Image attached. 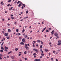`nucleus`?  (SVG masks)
<instances>
[{"label":"nucleus","instance_id":"1","mask_svg":"<svg viewBox=\"0 0 61 61\" xmlns=\"http://www.w3.org/2000/svg\"><path fill=\"white\" fill-rule=\"evenodd\" d=\"M25 48L26 50H29V47H28V46H27V44H25Z\"/></svg>","mask_w":61,"mask_h":61},{"label":"nucleus","instance_id":"2","mask_svg":"<svg viewBox=\"0 0 61 61\" xmlns=\"http://www.w3.org/2000/svg\"><path fill=\"white\" fill-rule=\"evenodd\" d=\"M5 51L6 52H7V49H8V47L5 46Z\"/></svg>","mask_w":61,"mask_h":61},{"label":"nucleus","instance_id":"3","mask_svg":"<svg viewBox=\"0 0 61 61\" xmlns=\"http://www.w3.org/2000/svg\"><path fill=\"white\" fill-rule=\"evenodd\" d=\"M2 56H3V55L2 54H0V60L2 59Z\"/></svg>","mask_w":61,"mask_h":61},{"label":"nucleus","instance_id":"4","mask_svg":"<svg viewBox=\"0 0 61 61\" xmlns=\"http://www.w3.org/2000/svg\"><path fill=\"white\" fill-rule=\"evenodd\" d=\"M54 32H55V31L54 30H53L51 32V33H52L51 35H53V34H54Z\"/></svg>","mask_w":61,"mask_h":61},{"label":"nucleus","instance_id":"5","mask_svg":"<svg viewBox=\"0 0 61 61\" xmlns=\"http://www.w3.org/2000/svg\"><path fill=\"white\" fill-rule=\"evenodd\" d=\"M34 56V57L35 58L36 57V53H34L33 54Z\"/></svg>","mask_w":61,"mask_h":61},{"label":"nucleus","instance_id":"6","mask_svg":"<svg viewBox=\"0 0 61 61\" xmlns=\"http://www.w3.org/2000/svg\"><path fill=\"white\" fill-rule=\"evenodd\" d=\"M24 44L25 43H24L23 42H21L20 43V44L22 45H24Z\"/></svg>","mask_w":61,"mask_h":61},{"label":"nucleus","instance_id":"7","mask_svg":"<svg viewBox=\"0 0 61 61\" xmlns=\"http://www.w3.org/2000/svg\"><path fill=\"white\" fill-rule=\"evenodd\" d=\"M25 38H23L22 39V41L23 42H25Z\"/></svg>","mask_w":61,"mask_h":61},{"label":"nucleus","instance_id":"8","mask_svg":"<svg viewBox=\"0 0 61 61\" xmlns=\"http://www.w3.org/2000/svg\"><path fill=\"white\" fill-rule=\"evenodd\" d=\"M35 61H40V59H35Z\"/></svg>","mask_w":61,"mask_h":61},{"label":"nucleus","instance_id":"9","mask_svg":"<svg viewBox=\"0 0 61 61\" xmlns=\"http://www.w3.org/2000/svg\"><path fill=\"white\" fill-rule=\"evenodd\" d=\"M0 4H1L2 5H4V4L3 3V1L1 2Z\"/></svg>","mask_w":61,"mask_h":61},{"label":"nucleus","instance_id":"10","mask_svg":"<svg viewBox=\"0 0 61 61\" xmlns=\"http://www.w3.org/2000/svg\"><path fill=\"white\" fill-rule=\"evenodd\" d=\"M54 36H58V34L57 33H55L54 35Z\"/></svg>","mask_w":61,"mask_h":61},{"label":"nucleus","instance_id":"11","mask_svg":"<svg viewBox=\"0 0 61 61\" xmlns=\"http://www.w3.org/2000/svg\"><path fill=\"white\" fill-rule=\"evenodd\" d=\"M35 51L36 52V53H38V50L37 49H36Z\"/></svg>","mask_w":61,"mask_h":61},{"label":"nucleus","instance_id":"12","mask_svg":"<svg viewBox=\"0 0 61 61\" xmlns=\"http://www.w3.org/2000/svg\"><path fill=\"white\" fill-rule=\"evenodd\" d=\"M6 38H7V39H10V37H9V36H6Z\"/></svg>","mask_w":61,"mask_h":61},{"label":"nucleus","instance_id":"13","mask_svg":"<svg viewBox=\"0 0 61 61\" xmlns=\"http://www.w3.org/2000/svg\"><path fill=\"white\" fill-rule=\"evenodd\" d=\"M8 32H9L10 33L11 32V30H10V29H8Z\"/></svg>","mask_w":61,"mask_h":61},{"label":"nucleus","instance_id":"14","mask_svg":"<svg viewBox=\"0 0 61 61\" xmlns=\"http://www.w3.org/2000/svg\"><path fill=\"white\" fill-rule=\"evenodd\" d=\"M45 50L46 52H47L48 51V50L47 49H45Z\"/></svg>","mask_w":61,"mask_h":61},{"label":"nucleus","instance_id":"15","mask_svg":"<svg viewBox=\"0 0 61 61\" xmlns=\"http://www.w3.org/2000/svg\"><path fill=\"white\" fill-rule=\"evenodd\" d=\"M28 36H27V35H25V36L24 37L25 38H27Z\"/></svg>","mask_w":61,"mask_h":61},{"label":"nucleus","instance_id":"16","mask_svg":"<svg viewBox=\"0 0 61 61\" xmlns=\"http://www.w3.org/2000/svg\"><path fill=\"white\" fill-rule=\"evenodd\" d=\"M5 36H8V33H5Z\"/></svg>","mask_w":61,"mask_h":61},{"label":"nucleus","instance_id":"17","mask_svg":"<svg viewBox=\"0 0 61 61\" xmlns=\"http://www.w3.org/2000/svg\"><path fill=\"white\" fill-rule=\"evenodd\" d=\"M37 42L38 43H40V42H41V41H40V40H37Z\"/></svg>","mask_w":61,"mask_h":61},{"label":"nucleus","instance_id":"18","mask_svg":"<svg viewBox=\"0 0 61 61\" xmlns=\"http://www.w3.org/2000/svg\"><path fill=\"white\" fill-rule=\"evenodd\" d=\"M40 47V48H43V46H42V45H41Z\"/></svg>","mask_w":61,"mask_h":61},{"label":"nucleus","instance_id":"19","mask_svg":"<svg viewBox=\"0 0 61 61\" xmlns=\"http://www.w3.org/2000/svg\"><path fill=\"white\" fill-rule=\"evenodd\" d=\"M1 49L2 50H4V49L3 48V47H2V46H1Z\"/></svg>","mask_w":61,"mask_h":61},{"label":"nucleus","instance_id":"20","mask_svg":"<svg viewBox=\"0 0 61 61\" xmlns=\"http://www.w3.org/2000/svg\"><path fill=\"white\" fill-rule=\"evenodd\" d=\"M23 6L24 7H25V4H24L23 5Z\"/></svg>","mask_w":61,"mask_h":61},{"label":"nucleus","instance_id":"21","mask_svg":"<svg viewBox=\"0 0 61 61\" xmlns=\"http://www.w3.org/2000/svg\"><path fill=\"white\" fill-rule=\"evenodd\" d=\"M11 19L12 20L14 19H15L14 17H11Z\"/></svg>","mask_w":61,"mask_h":61},{"label":"nucleus","instance_id":"22","mask_svg":"<svg viewBox=\"0 0 61 61\" xmlns=\"http://www.w3.org/2000/svg\"><path fill=\"white\" fill-rule=\"evenodd\" d=\"M41 55L42 56H44V54L41 53Z\"/></svg>","mask_w":61,"mask_h":61},{"label":"nucleus","instance_id":"23","mask_svg":"<svg viewBox=\"0 0 61 61\" xmlns=\"http://www.w3.org/2000/svg\"><path fill=\"white\" fill-rule=\"evenodd\" d=\"M12 53V51H11L8 53V54H10Z\"/></svg>","mask_w":61,"mask_h":61},{"label":"nucleus","instance_id":"24","mask_svg":"<svg viewBox=\"0 0 61 61\" xmlns=\"http://www.w3.org/2000/svg\"><path fill=\"white\" fill-rule=\"evenodd\" d=\"M17 35L18 36H19V35H20L21 34L19 33H18Z\"/></svg>","mask_w":61,"mask_h":61},{"label":"nucleus","instance_id":"25","mask_svg":"<svg viewBox=\"0 0 61 61\" xmlns=\"http://www.w3.org/2000/svg\"><path fill=\"white\" fill-rule=\"evenodd\" d=\"M25 30L24 29H23L22 30V33H24V31H25Z\"/></svg>","mask_w":61,"mask_h":61},{"label":"nucleus","instance_id":"26","mask_svg":"<svg viewBox=\"0 0 61 61\" xmlns=\"http://www.w3.org/2000/svg\"><path fill=\"white\" fill-rule=\"evenodd\" d=\"M15 51H17V50H18V48H16L15 49Z\"/></svg>","mask_w":61,"mask_h":61},{"label":"nucleus","instance_id":"27","mask_svg":"<svg viewBox=\"0 0 61 61\" xmlns=\"http://www.w3.org/2000/svg\"><path fill=\"white\" fill-rule=\"evenodd\" d=\"M61 41H58V42L59 43H61Z\"/></svg>","mask_w":61,"mask_h":61},{"label":"nucleus","instance_id":"28","mask_svg":"<svg viewBox=\"0 0 61 61\" xmlns=\"http://www.w3.org/2000/svg\"><path fill=\"white\" fill-rule=\"evenodd\" d=\"M21 4H19V5H18V6L19 7H20V6H21Z\"/></svg>","mask_w":61,"mask_h":61},{"label":"nucleus","instance_id":"29","mask_svg":"<svg viewBox=\"0 0 61 61\" xmlns=\"http://www.w3.org/2000/svg\"><path fill=\"white\" fill-rule=\"evenodd\" d=\"M57 45L58 46H60V45H61V43H58Z\"/></svg>","mask_w":61,"mask_h":61},{"label":"nucleus","instance_id":"30","mask_svg":"<svg viewBox=\"0 0 61 61\" xmlns=\"http://www.w3.org/2000/svg\"><path fill=\"white\" fill-rule=\"evenodd\" d=\"M11 58H12V59H14V56H11Z\"/></svg>","mask_w":61,"mask_h":61},{"label":"nucleus","instance_id":"31","mask_svg":"<svg viewBox=\"0 0 61 61\" xmlns=\"http://www.w3.org/2000/svg\"><path fill=\"white\" fill-rule=\"evenodd\" d=\"M0 52H3V50H0Z\"/></svg>","mask_w":61,"mask_h":61},{"label":"nucleus","instance_id":"32","mask_svg":"<svg viewBox=\"0 0 61 61\" xmlns=\"http://www.w3.org/2000/svg\"><path fill=\"white\" fill-rule=\"evenodd\" d=\"M26 54V51H25L24 52V54Z\"/></svg>","mask_w":61,"mask_h":61},{"label":"nucleus","instance_id":"33","mask_svg":"<svg viewBox=\"0 0 61 61\" xmlns=\"http://www.w3.org/2000/svg\"><path fill=\"white\" fill-rule=\"evenodd\" d=\"M18 30H19L18 29H16V32H18Z\"/></svg>","mask_w":61,"mask_h":61},{"label":"nucleus","instance_id":"34","mask_svg":"<svg viewBox=\"0 0 61 61\" xmlns=\"http://www.w3.org/2000/svg\"><path fill=\"white\" fill-rule=\"evenodd\" d=\"M4 42H3L2 43V44H1V46H3V44H4Z\"/></svg>","mask_w":61,"mask_h":61},{"label":"nucleus","instance_id":"35","mask_svg":"<svg viewBox=\"0 0 61 61\" xmlns=\"http://www.w3.org/2000/svg\"><path fill=\"white\" fill-rule=\"evenodd\" d=\"M48 29L49 30H51V28H49Z\"/></svg>","mask_w":61,"mask_h":61},{"label":"nucleus","instance_id":"36","mask_svg":"<svg viewBox=\"0 0 61 61\" xmlns=\"http://www.w3.org/2000/svg\"><path fill=\"white\" fill-rule=\"evenodd\" d=\"M41 43L42 44H43H43H44V43H43V42L41 41Z\"/></svg>","mask_w":61,"mask_h":61},{"label":"nucleus","instance_id":"37","mask_svg":"<svg viewBox=\"0 0 61 61\" xmlns=\"http://www.w3.org/2000/svg\"><path fill=\"white\" fill-rule=\"evenodd\" d=\"M51 60H53V58H51Z\"/></svg>","mask_w":61,"mask_h":61},{"label":"nucleus","instance_id":"38","mask_svg":"<svg viewBox=\"0 0 61 61\" xmlns=\"http://www.w3.org/2000/svg\"><path fill=\"white\" fill-rule=\"evenodd\" d=\"M46 32H49V31L48 30H46Z\"/></svg>","mask_w":61,"mask_h":61},{"label":"nucleus","instance_id":"39","mask_svg":"<svg viewBox=\"0 0 61 61\" xmlns=\"http://www.w3.org/2000/svg\"><path fill=\"white\" fill-rule=\"evenodd\" d=\"M56 36V37H57V38H59V37L58 36Z\"/></svg>","mask_w":61,"mask_h":61},{"label":"nucleus","instance_id":"40","mask_svg":"<svg viewBox=\"0 0 61 61\" xmlns=\"http://www.w3.org/2000/svg\"><path fill=\"white\" fill-rule=\"evenodd\" d=\"M13 9V7H11V8H10V10H12Z\"/></svg>","mask_w":61,"mask_h":61},{"label":"nucleus","instance_id":"41","mask_svg":"<svg viewBox=\"0 0 61 61\" xmlns=\"http://www.w3.org/2000/svg\"><path fill=\"white\" fill-rule=\"evenodd\" d=\"M10 5V4H8L7 5V6H9Z\"/></svg>","mask_w":61,"mask_h":61},{"label":"nucleus","instance_id":"42","mask_svg":"<svg viewBox=\"0 0 61 61\" xmlns=\"http://www.w3.org/2000/svg\"><path fill=\"white\" fill-rule=\"evenodd\" d=\"M20 4H22V5H23V4H22V3L21 2H20Z\"/></svg>","mask_w":61,"mask_h":61},{"label":"nucleus","instance_id":"43","mask_svg":"<svg viewBox=\"0 0 61 61\" xmlns=\"http://www.w3.org/2000/svg\"><path fill=\"white\" fill-rule=\"evenodd\" d=\"M19 39H20V40H21L22 38H21L20 37H19Z\"/></svg>","mask_w":61,"mask_h":61},{"label":"nucleus","instance_id":"44","mask_svg":"<svg viewBox=\"0 0 61 61\" xmlns=\"http://www.w3.org/2000/svg\"><path fill=\"white\" fill-rule=\"evenodd\" d=\"M27 46H30V45H29V43L27 45Z\"/></svg>","mask_w":61,"mask_h":61},{"label":"nucleus","instance_id":"45","mask_svg":"<svg viewBox=\"0 0 61 61\" xmlns=\"http://www.w3.org/2000/svg\"><path fill=\"white\" fill-rule=\"evenodd\" d=\"M28 13V11H26V14H27V13Z\"/></svg>","mask_w":61,"mask_h":61},{"label":"nucleus","instance_id":"46","mask_svg":"<svg viewBox=\"0 0 61 61\" xmlns=\"http://www.w3.org/2000/svg\"><path fill=\"white\" fill-rule=\"evenodd\" d=\"M20 1H19L17 2V4H19V3H20Z\"/></svg>","mask_w":61,"mask_h":61},{"label":"nucleus","instance_id":"47","mask_svg":"<svg viewBox=\"0 0 61 61\" xmlns=\"http://www.w3.org/2000/svg\"><path fill=\"white\" fill-rule=\"evenodd\" d=\"M11 0H9L8 2H11Z\"/></svg>","mask_w":61,"mask_h":61},{"label":"nucleus","instance_id":"48","mask_svg":"<svg viewBox=\"0 0 61 61\" xmlns=\"http://www.w3.org/2000/svg\"><path fill=\"white\" fill-rule=\"evenodd\" d=\"M36 46H37V47L38 46V44H36Z\"/></svg>","mask_w":61,"mask_h":61},{"label":"nucleus","instance_id":"49","mask_svg":"<svg viewBox=\"0 0 61 61\" xmlns=\"http://www.w3.org/2000/svg\"><path fill=\"white\" fill-rule=\"evenodd\" d=\"M27 60V58H25V60L26 61Z\"/></svg>","mask_w":61,"mask_h":61},{"label":"nucleus","instance_id":"50","mask_svg":"<svg viewBox=\"0 0 61 61\" xmlns=\"http://www.w3.org/2000/svg\"><path fill=\"white\" fill-rule=\"evenodd\" d=\"M4 33H5V32L4 31H2V33L3 34H4Z\"/></svg>","mask_w":61,"mask_h":61},{"label":"nucleus","instance_id":"51","mask_svg":"<svg viewBox=\"0 0 61 61\" xmlns=\"http://www.w3.org/2000/svg\"><path fill=\"white\" fill-rule=\"evenodd\" d=\"M33 47H35V45L34 44H33Z\"/></svg>","mask_w":61,"mask_h":61},{"label":"nucleus","instance_id":"52","mask_svg":"<svg viewBox=\"0 0 61 61\" xmlns=\"http://www.w3.org/2000/svg\"><path fill=\"white\" fill-rule=\"evenodd\" d=\"M33 51H36V49H35L34 48L33 49Z\"/></svg>","mask_w":61,"mask_h":61},{"label":"nucleus","instance_id":"53","mask_svg":"<svg viewBox=\"0 0 61 61\" xmlns=\"http://www.w3.org/2000/svg\"><path fill=\"white\" fill-rule=\"evenodd\" d=\"M21 8H22V9H23V8H24V7L22 6L21 7Z\"/></svg>","mask_w":61,"mask_h":61},{"label":"nucleus","instance_id":"54","mask_svg":"<svg viewBox=\"0 0 61 61\" xmlns=\"http://www.w3.org/2000/svg\"><path fill=\"white\" fill-rule=\"evenodd\" d=\"M2 19V21H4L5 20L4 19Z\"/></svg>","mask_w":61,"mask_h":61},{"label":"nucleus","instance_id":"55","mask_svg":"<svg viewBox=\"0 0 61 61\" xmlns=\"http://www.w3.org/2000/svg\"><path fill=\"white\" fill-rule=\"evenodd\" d=\"M55 51H53V53H55Z\"/></svg>","mask_w":61,"mask_h":61},{"label":"nucleus","instance_id":"56","mask_svg":"<svg viewBox=\"0 0 61 61\" xmlns=\"http://www.w3.org/2000/svg\"><path fill=\"white\" fill-rule=\"evenodd\" d=\"M3 31H5L6 30L5 29H3Z\"/></svg>","mask_w":61,"mask_h":61},{"label":"nucleus","instance_id":"57","mask_svg":"<svg viewBox=\"0 0 61 61\" xmlns=\"http://www.w3.org/2000/svg\"><path fill=\"white\" fill-rule=\"evenodd\" d=\"M46 29V27H45L43 29V30H45V29Z\"/></svg>","mask_w":61,"mask_h":61},{"label":"nucleus","instance_id":"58","mask_svg":"<svg viewBox=\"0 0 61 61\" xmlns=\"http://www.w3.org/2000/svg\"><path fill=\"white\" fill-rule=\"evenodd\" d=\"M7 58H8L9 57V56H7Z\"/></svg>","mask_w":61,"mask_h":61},{"label":"nucleus","instance_id":"59","mask_svg":"<svg viewBox=\"0 0 61 61\" xmlns=\"http://www.w3.org/2000/svg\"><path fill=\"white\" fill-rule=\"evenodd\" d=\"M32 32V31H31L30 32V33H31Z\"/></svg>","mask_w":61,"mask_h":61},{"label":"nucleus","instance_id":"60","mask_svg":"<svg viewBox=\"0 0 61 61\" xmlns=\"http://www.w3.org/2000/svg\"><path fill=\"white\" fill-rule=\"evenodd\" d=\"M33 42H34V43H36V41H34Z\"/></svg>","mask_w":61,"mask_h":61},{"label":"nucleus","instance_id":"61","mask_svg":"<svg viewBox=\"0 0 61 61\" xmlns=\"http://www.w3.org/2000/svg\"><path fill=\"white\" fill-rule=\"evenodd\" d=\"M7 25H8V26H9V25H10V24H8Z\"/></svg>","mask_w":61,"mask_h":61},{"label":"nucleus","instance_id":"62","mask_svg":"<svg viewBox=\"0 0 61 61\" xmlns=\"http://www.w3.org/2000/svg\"><path fill=\"white\" fill-rule=\"evenodd\" d=\"M56 61H58V60H57V59H56Z\"/></svg>","mask_w":61,"mask_h":61},{"label":"nucleus","instance_id":"63","mask_svg":"<svg viewBox=\"0 0 61 61\" xmlns=\"http://www.w3.org/2000/svg\"><path fill=\"white\" fill-rule=\"evenodd\" d=\"M16 24V22H15V23H14V24H15V25Z\"/></svg>","mask_w":61,"mask_h":61},{"label":"nucleus","instance_id":"64","mask_svg":"<svg viewBox=\"0 0 61 61\" xmlns=\"http://www.w3.org/2000/svg\"><path fill=\"white\" fill-rule=\"evenodd\" d=\"M20 61H22V60H21V59H20Z\"/></svg>","mask_w":61,"mask_h":61}]
</instances>
